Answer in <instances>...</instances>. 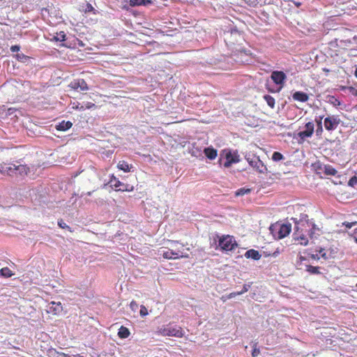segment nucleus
Segmentation results:
<instances>
[{"label":"nucleus","mask_w":357,"mask_h":357,"mask_svg":"<svg viewBox=\"0 0 357 357\" xmlns=\"http://www.w3.org/2000/svg\"><path fill=\"white\" fill-rule=\"evenodd\" d=\"M294 100L302 102H305L308 100V95L304 92L296 91L293 94Z\"/></svg>","instance_id":"4468645a"},{"label":"nucleus","mask_w":357,"mask_h":357,"mask_svg":"<svg viewBox=\"0 0 357 357\" xmlns=\"http://www.w3.org/2000/svg\"><path fill=\"white\" fill-rule=\"evenodd\" d=\"M260 354V350L256 346L254 347L253 351L252 352V357H257Z\"/></svg>","instance_id":"473e14b6"},{"label":"nucleus","mask_w":357,"mask_h":357,"mask_svg":"<svg viewBox=\"0 0 357 357\" xmlns=\"http://www.w3.org/2000/svg\"><path fill=\"white\" fill-rule=\"evenodd\" d=\"M130 333L128 328L121 326L118 331V336L121 339L127 338L130 335Z\"/></svg>","instance_id":"412c9836"},{"label":"nucleus","mask_w":357,"mask_h":357,"mask_svg":"<svg viewBox=\"0 0 357 357\" xmlns=\"http://www.w3.org/2000/svg\"><path fill=\"white\" fill-rule=\"evenodd\" d=\"M326 172L328 174H331V175H335L336 174V170L334 169L333 168H327L326 169Z\"/></svg>","instance_id":"f704fd0d"},{"label":"nucleus","mask_w":357,"mask_h":357,"mask_svg":"<svg viewBox=\"0 0 357 357\" xmlns=\"http://www.w3.org/2000/svg\"><path fill=\"white\" fill-rule=\"evenodd\" d=\"M204 152L210 160H214L218 155L217 151L212 147L205 148Z\"/></svg>","instance_id":"f3484780"},{"label":"nucleus","mask_w":357,"mask_h":357,"mask_svg":"<svg viewBox=\"0 0 357 357\" xmlns=\"http://www.w3.org/2000/svg\"><path fill=\"white\" fill-rule=\"evenodd\" d=\"M355 76L357 77V68L355 70Z\"/></svg>","instance_id":"49530a36"},{"label":"nucleus","mask_w":357,"mask_h":357,"mask_svg":"<svg viewBox=\"0 0 357 357\" xmlns=\"http://www.w3.org/2000/svg\"><path fill=\"white\" fill-rule=\"evenodd\" d=\"M72 123L70 121H62L56 126V129L61 131L67 130L72 126Z\"/></svg>","instance_id":"4be33fe9"},{"label":"nucleus","mask_w":357,"mask_h":357,"mask_svg":"<svg viewBox=\"0 0 357 357\" xmlns=\"http://www.w3.org/2000/svg\"><path fill=\"white\" fill-rule=\"evenodd\" d=\"M73 357H83V356L79 354H77V355L73 356Z\"/></svg>","instance_id":"c03bdc74"},{"label":"nucleus","mask_w":357,"mask_h":357,"mask_svg":"<svg viewBox=\"0 0 357 357\" xmlns=\"http://www.w3.org/2000/svg\"><path fill=\"white\" fill-rule=\"evenodd\" d=\"M188 248H185L184 245L178 242H172L169 245L167 250L160 251V255L165 259H176L182 257H188L187 251Z\"/></svg>","instance_id":"f257e3e1"},{"label":"nucleus","mask_w":357,"mask_h":357,"mask_svg":"<svg viewBox=\"0 0 357 357\" xmlns=\"http://www.w3.org/2000/svg\"><path fill=\"white\" fill-rule=\"evenodd\" d=\"M300 259H301V261H303V260H305V258L303 257H300Z\"/></svg>","instance_id":"a18cd8bd"},{"label":"nucleus","mask_w":357,"mask_h":357,"mask_svg":"<svg viewBox=\"0 0 357 357\" xmlns=\"http://www.w3.org/2000/svg\"><path fill=\"white\" fill-rule=\"evenodd\" d=\"M10 50L13 52H17L20 50V46L18 45H13L11 46L10 47Z\"/></svg>","instance_id":"4c0bfd02"},{"label":"nucleus","mask_w":357,"mask_h":357,"mask_svg":"<svg viewBox=\"0 0 357 357\" xmlns=\"http://www.w3.org/2000/svg\"><path fill=\"white\" fill-rule=\"evenodd\" d=\"M0 274L1 275L6 278H9L14 275L13 273L8 267L1 268L0 270Z\"/></svg>","instance_id":"5701e85b"},{"label":"nucleus","mask_w":357,"mask_h":357,"mask_svg":"<svg viewBox=\"0 0 357 357\" xmlns=\"http://www.w3.org/2000/svg\"><path fill=\"white\" fill-rule=\"evenodd\" d=\"M340 123V119L335 116H328L324 120V126L327 130H335Z\"/></svg>","instance_id":"6e6552de"},{"label":"nucleus","mask_w":357,"mask_h":357,"mask_svg":"<svg viewBox=\"0 0 357 357\" xmlns=\"http://www.w3.org/2000/svg\"><path fill=\"white\" fill-rule=\"evenodd\" d=\"M324 250H320V254L321 255V257H324V259H328V257L326 256V252H323Z\"/></svg>","instance_id":"ea45409f"},{"label":"nucleus","mask_w":357,"mask_h":357,"mask_svg":"<svg viewBox=\"0 0 357 357\" xmlns=\"http://www.w3.org/2000/svg\"><path fill=\"white\" fill-rule=\"evenodd\" d=\"M264 99L268 104V106H270L271 108H273L275 106V99L271 97V96H265Z\"/></svg>","instance_id":"b1692460"},{"label":"nucleus","mask_w":357,"mask_h":357,"mask_svg":"<svg viewBox=\"0 0 357 357\" xmlns=\"http://www.w3.org/2000/svg\"><path fill=\"white\" fill-rule=\"evenodd\" d=\"M114 180V183L112 184V186L116 190H122L126 191L128 190L126 185L121 183L120 181L116 178L115 176H112V180H111V182H112Z\"/></svg>","instance_id":"dca6fc26"},{"label":"nucleus","mask_w":357,"mask_h":357,"mask_svg":"<svg viewBox=\"0 0 357 357\" xmlns=\"http://www.w3.org/2000/svg\"><path fill=\"white\" fill-rule=\"evenodd\" d=\"M16 165L14 164H5L1 165L0 172L8 176H16Z\"/></svg>","instance_id":"9b49d317"},{"label":"nucleus","mask_w":357,"mask_h":357,"mask_svg":"<svg viewBox=\"0 0 357 357\" xmlns=\"http://www.w3.org/2000/svg\"><path fill=\"white\" fill-rule=\"evenodd\" d=\"M245 257L248 259L250 258V259H252L255 260H259L261 258V255L259 254V252L257 250L251 249V250H248L245 253Z\"/></svg>","instance_id":"2eb2a0df"},{"label":"nucleus","mask_w":357,"mask_h":357,"mask_svg":"<svg viewBox=\"0 0 357 357\" xmlns=\"http://www.w3.org/2000/svg\"><path fill=\"white\" fill-rule=\"evenodd\" d=\"M59 225L62 227V228H65L66 226V225L65 223H61V222H59Z\"/></svg>","instance_id":"a19ab883"},{"label":"nucleus","mask_w":357,"mask_h":357,"mask_svg":"<svg viewBox=\"0 0 357 357\" xmlns=\"http://www.w3.org/2000/svg\"><path fill=\"white\" fill-rule=\"evenodd\" d=\"M117 167L124 172H130L131 171V167L124 160H120L117 164Z\"/></svg>","instance_id":"aec40b11"},{"label":"nucleus","mask_w":357,"mask_h":357,"mask_svg":"<svg viewBox=\"0 0 357 357\" xmlns=\"http://www.w3.org/2000/svg\"><path fill=\"white\" fill-rule=\"evenodd\" d=\"M45 311L49 314L59 316L63 311L62 304L60 302L52 301L47 305Z\"/></svg>","instance_id":"423d86ee"},{"label":"nucleus","mask_w":357,"mask_h":357,"mask_svg":"<svg viewBox=\"0 0 357 357\" xmlns=\"http://www.w3.org/2000/svg\"><path fill=\"white\" fill-rule=\"evenodd\" d=\"M271 78L276 84H282L286 79V75L282 71H274L272 73Z\"/></svg>","instance_id":"f8f14e48"},{"label":"nucleus","mask_w":357,"mask_h":357,"mask_svg":"<svg viewBox=\"0 0 357 357\" xmlns=\"http://www.w3.org/2000/svg\"><path fill=\"white\" fill-rule=\"evenodd\" d=\"M249 162H250V164L252 166L255 167V164H254V163H255L256 162H254V161H250Z\"/></svg>","instance_id":"79ce46f5"},{"label":"nucleus","mask_w":357,"mask_h":357,"mask_svg":"<svg viewBox=\"0 0 357 357\" xmlns=\"http://www.w3.org/2000/svg\"><path fill=\"white\" fill-rule=\"evenodd\" d=\"M250 288V285L249 284H245L242 289V290L241 291H239V293H241V295L244 294L245 292H247L248 291Z\"/></svg>","instance_id":"c9c22d12"},{"label":"nucleus","mask_w":357,"mask_h":357,"mask_svg":"<svg viewBox=\"0 0 357 357\" xmlns=\"http://www.w3.org/2000/svg\"><path fill=\"white\" fill-rule=\"evenodd\" d=\"M54 39L56 41H64L66 39V34L63 31L56 33V34L54 36Z\"/></svg>","instance_id":"393cba45"},{"label":"nucleus","mask_w":357,"mask_h":357,"mask_svg":"<svg viewBox=\"0 0 357 357\" xmlns=\"http://www.w3.org/2000/svg\"><path fill=\"white\" fill-rule=\"evenodd\" d=\"M317 122L318 125V128L317 129V134L320 135L323 131V128L321 126V119H320L319 121H317Z\"/></svg>","instance_id":"c756f323"},{"label":"nucleus","mask_w":357,"mask_h":357,"mask_svg":"<svg viewBox=\"0 0 357 357\" xmlns=\"http://www.w3.org/2000/svg\"><path fill=\"white\" fill-rule=\"evenodd\" d=\"M159 333L164 336L181 337L184 333L182 328L177 326L167 325L159 329Z\"/></svg>","instance_id":"7ed1b4c3"},{"label":"nucleus","mask_w":357,"mask_h":357,"mask_svg":"<svg viewBox=\"0 0 357 357\" xmlns=\"http://www.w3.org/2000/svg\"><path fill=\"white\" fill-rule=\"evenodd\" d=\"M307 271H308L309 272H311L312 273H319L317 267H314V266H307Z\"/></svg>","instance_id":"7c9ffc66"},{"label":"nucleus","mask_w":357,"mask_h":357,"mask_svg":"<svg viewBox=\"0 0 357 357\" xmlns=\"http://www.w3.org/2000/svg\"><path fill=\"white\" fill-rule=\"evenodd\" d=\"M15 170H16V176H24L28 174L29 169L26 165H16Z\"/></svg>","instance_id":"6ab92c4d"},{"label":"nucleus","mask_w":357,"mask_h":357,"mask_svg":"<svg viewBox=\"0 0 357 357\" xmlns=\"http://www.w3.org/2000/svg\"><path fill=\"white\" fill-rule=\"evenodd\" d=\"M236 245V243L233 236L227 235L220 238L219 246L223 250H232Z\"/></svg>","instance_id":"20e7f679"},{"label":"nucleus","mask_w":357,"mask_h":357,"mask_svg":"<svg viewBox=\"0 0 357 357\" xmlns=\"http://www.w3.org/2000/svg\"><path fill=\"white\" fill-rule=\"evenodd\" d=\"M257 164H259L261 165V167L263 166L261 164V161L259 160H258V161H257L255 162V167L259 170V172L262 173L263 172V169H260V167L259 165H257Z\"/></svg>","instance_id":"e433bc0d"},{"label":"nucleus","mask_w":357,"mask_h":357,"mask_svg":"<svg viewBox=\"0 0 357 357\" xmlns=\"http://www.w3.org/2000/svg\"><path fill=\"white\" fill-rule=\"evenodd\" d=\"M284 158L283 155L279 152H274L272 155V159L274 161H280Z\"/></svg>","instance_id":"bb28decb"},{"label":"nucleus","mask_w":357,"mask_h":357,"mask_svg":"<svg viewBox=\"0 0 357 357\" xmlns=\"http://www.w3.org/2000/svg\"><path fill=\"white\" fill-rule=\"evenodd\" d=\"M70 86L75 90L86 91L88 89L87 84L84 79L74 81L70 83Z\"/></svg>","instance_id":"ddd939ff"},{"label":"nucleus","mask_w":357,"mask_h":357,"mask_svg":"<svg viewBox=\"0 0 357 357\" xmlns=\"http://www.w3.org/2000/svg\"><path fill=\"white\" fill-rule=\"evenodd\" d=\"M274 229L278 230V238H283L289 234L291 226L289 223L276 225L274 226Z\"/></svg>","instance_id":"1a4fd4ad"},{"label":"nucleus","mask_w":357,"mask_h":357,"mask_svg":"<svg viewBox=\"0 0 357 357\" xmlns=\"http://www.w3.org/2000/svg\"><path fill=\"white\" fill-rule=\"evenodd\" d=\"M239 295H241V293H239V291L232 292L227 296V298L231 299V298H233L236 297V296H239Z\"/></svg>","instance_id":"72a5a7b5"},{"label":"nucleus","mask_w":357,"mask_h":357,"mask_svg":"<svg viewBox=\"0 0 357 357\" xmlns=\"http://www.w3.org/2000/svg\"><path fill=\"white\" fill-rule=\"evenodd\" d=\"M131 6H148L152 3L151 0H129Z\"/></svg>","instance_id":"a211bd4d"},{"label":"nucleus","mask_w":357,"mask_h":357,"mask_svg":"<svg viewBox=\"0 0 357 357\" xmlns=\"http://www.w3.org/2000/svg\"><path fill=\"white\" fill-rule=\"evenodd\" d=\"M130 307L133 312H136L138 309V305L136 302L132 301L130 304Z\"/></svg>","instance_id":"2f4dec72"},{"label":"nucleus","mask_w":357,"mask_h":357,"mask_svg":"<svg viewBox=\"0 0 357 357\" xmlns=\"http://www.w3.org/2000/svg\"><path fill=\"white\" fill-rule=\"evenodd\" d=\"M220 160L223 162L224 167H229L233 164H236L240 161V155L237 151L224 149L220 153Z\"/></svg>","instance_id":"f03ea898"},{"label":"nucleus","mask_w":357,"mask_h":357,"mask_svg":"<svg viewBox=\"0 0 357 357\" xmlns=\"http://www.w3.org/2000/svg\"><path fill=\"white\" fill-rule=\"evenodd\" d=\"M139 314H140L141 317H145V316L149 314V311H148L147 308L145 306L141 305L140 306Z\"/></svg>","instance_id":"cd10ccee"},{"label":"nucleus","mask_w":357,"mask_h":357,"mask_svg":"<svg viewBox=\"0 0 357 357\" xmlns=\"http://www.w3.org/2000/svg\"><path fill=\"white\" fill-rule=\"evenodd\" d=\"M345 226L348 228H351L354 225H355V222H345Z\"/></svg>","instance_id":"58836bf2"},{"label":"nucleus","mask_w":357,"mask_h":357,"mask_svg":"<svg viewBox=\"0 0 357 357\" xmlns=\"http://www.w3.org/2000/svg\"><path fill=\"white\" fill-rule=\"evenodd\" d=\"M314 130V126L312 122H308L305 126V130L298 133L301 139H305V138L310 137Z\"/></svg>","instance_id":"9d476101"},{"label":"nucleus","mask_w":357,"mask_h":357,"mask_svg":"<svg viewBox=\"0 0 357 357\" xmlns=\"http://www.w3.org/2000/svg\"><path fill=\"white\" fill-rule=\"evenodd\" d=\"M355 234L357 235V229L356 230ZM354 240L357 243V236H354Z\"/></svg>","instance_id":"37998d69"},{"label":"nucleus","mask_w":357,"mask_h":357,"mask_svg":"<svg viewBox=\"0 0 357 357\" xmlns=\"http://www.w3.org/2000/svg\"><path fill=\"white\" fill-rule=\"evenodd\" d=\"M301 222L296 226V230L294 233L293 238L297 241L298 244L302 245H307L308 244V238L307 236L303 232L305 228L301 226Z\"/></svg>","instance_id":"39448f33"},{"label":"nucleus","mask_w":357,"mask_h":357,"mask_svg":"<svg viewBox=\"0 0 357 357\" xmlns=\"http://www.w3.org/2000/svg\"><path fill=\"white\" fill-rule=\"evenodd\" d=\"M349 185L352 186V187H356V185H357V176L351 178L349 181Z\"/></svg>","instance_id":"c85d7f7f"},{"label":"nucleus","mask_w":357,"mask_h":357,"mask_svg":"<svg viewBox=\"0 0 357 357\" xmlns=\"http://www.w3.org/2000/svg\"><path fill=\"white\" fill-rule=\"evenodd\" d=\"M300 225L305 228V231H308V234L311 238L317 237V236L320 234V229L312 222H301Z\"/></svg>","instance_id":"0eeeda50"},{"label":"nucleus","mask_w":357,"mask_h":357,"mask_svg":"<svg viewBox=\"0 0 357 357\" xmlns=\"http://www.w3.org/2000/svg\"><path fill=\"white\" fill-rule=\"evenodd\" d=\"M250 188H241L239 190H238L236 192V196H243L244 195H246V194H248L250 193Z\"/></svg>","instance_id":"a878e982"}]
</instances>
